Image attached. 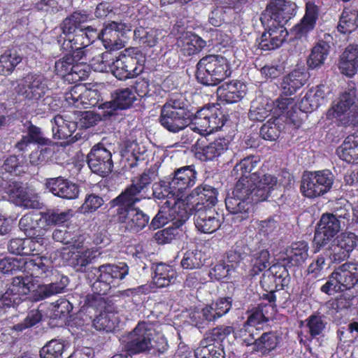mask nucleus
I'll return each instance as SVG.
<instances>
[{"label":"nucleus","mask_w":358,"mask_h":358,"mask_svg":"<svg viewBox=\"0 0 358 358\" xmlns=\"http://www.w3.org/2000/svg\"><path fill=\"white\" fill-rule=\"evenodd\" d=\"M277 182V178L271 174L260 176L259 173H252L250 178L241 177L231 195L225 199L226 208L234 215L232 220L241 222L247 219L252 203L266 200Z\"/></svg>","instance_id":"nucleus-1"},{"label":"nucleus","mask_w":358,"mask_h":358,"mask_svg":"<svg viewBox=\"0 0 358 358\" xmlns=\"http://www.w3.org/2000/svg\"><path fill=\"white\" fill-rule=\"evenodd\" d=\"M231 74V69L228 59L221 55H206L196 64V79L204 85H217Z\"/></svg>","instance_id":"nucleus-2"},{"label":"nucleus","mask_w":358,"mask_h":358,"mask_svg":"<svg viewBox=\"0 0 358 358\" xmlns=\"http://www.w3.org/2000/svg\"><path fill=\"white\" fill-rule=\"evenodd\" d=\"M191 115L182 96L170 99L162 108L159 118L161 125L169 132L176 134L191 123Z\"/></svg>","instance_id":"nucleus-3"},{"label":"nucleus","mask_w":358,"mask_h":358,"mask_svg":"<svg viewBox=\"0 0 358 358\" xmlns=\"http://www.w3.org/2000/svg\"><path fill=\"white\" fill-rule=\"evenodd\" d=\"M358 110V93L353 86L342 92L328 110L327 117L329 120L339 122L343 125L351 120L355 121Z\"/></svg>","instance_id":"nucleus-4"},{"label":"nucleus","mask_w":358,"mask_h":358,"mask_svg":"<svg viewBox=\"0 0 358 358\" xmlns=\"http://www.w3.org/2000/svg\"><path fill=\"white\" fill-rule=\"evenodd\" d=\"M94 269L99 275L92 284V289L94 293L99 296L109 294L129 273V267L124 262H120L117 264H106Z\"/></svg>","instance_id":"nucleus-5"},{"label":"nucleus","mask_w":358,"mask_h":358,"mask_svg":"<svg viewBox=\"0 0 358 358\" xmlns=\"http://www.w3.org/2000/svg\"><path fill=\"white\" fill-rule=\"evenodd\" d=\"M358 282V263L346 262L335 268L321 291L329 295L353 288Z\"/></svg>","instance_id":"nucleus-6"},{"label":"nucleus","mask_w":358,"mask_h":358,"mask_svg":"<svg viewBox=\"0 0 358 358\" xmlns=\"http://www.w3.org/2000/svg\"><path fill=\"white\" fill-rule=\"evenodd\" d=\"M334 176L329 169L305 172L303 175L301 192L310 199L321 196L332 188Z\"/></svg>","instance_id":"nucleus-7"},{"label":"nucleus","mask_w":358,"mask_h":358,"mask_svg":"<svg viewBox=\"0 0 358 358\" xmlns=\"http://www.w3.org/2000/svg\"><path fill=\"white\" fill-rule=\"evenodd\" d=\"M167 200L159 208L157 214L152 220L150 227L157 229L169 222H172L176 228L182 227L189 217V213L184 201L175 202Z\"/></svg>","instance_id":"nucleus-8"},{"label":"nucleus","mask_w":358,"mask_h":358,"mask_svg":"<svg viewBox=\"0 0 358 358\" xmlns=\"http://www.w3.org/2000/svg\"><path fill=\"white\" fill-rule=\"evenodd\" d=\"M296 5L287 0H271L262 13L261 21L267 26L284 25L296 13Z\"/></svg>","instance_id":"nucleus-9"},{"label":"nucleus","mask_w":358,"mask_h":358,"mask_svg":"<svg viewBox=\"0 0 358 358\" xmlns=\"http://www.w3.org/2000/svg\"><path fill=\"white\" fill-rule=\"evenodd\" d=\"M132 25L124 21L108 23L96 37L101 40L106 49L110 50H120L124 47L125 34L131 31Z\"/></svg>","instance_id":"nucleus-10"},{"label":"nucleus","mask_w":358,"mask_h":358,"mask_svg":"<svg viewBox=\"0 0 358 358\" xmlns=\"http://www.w3.org/2000/svg\"><path fill=\"white\" fill-rule=\"evenodd\" d=\"M32 285L28 275L13 278L6 291L0 297V315L5 313L6 308L18 305L22 297L30 293Z\"/></svg>","instance_id":"nucleus-11"},{"label":"nucleus","mask_w":358,"mask_h":358,"mask_svg":"<svg viewBox=\"0 0 358 358\" xmlns=\"http://www.w3.org/2000/svg\"><path fill=\"white\" fill-rule=\"evenodd\" d=\"M152 330L146 322H139L129 334L124 349L130 355L145 352L150 350Z\"/></svg>","instance_id":"nucleus-12"},{"label":"nucleus","mask_w":358,"mask_h":358,"mask_svg":"<svg viewBox=\"0 0 358 358\" xmlns=\"http://www.w3.org/2000/svg\"><path fill=\"white\" fill-rule=\"evenodd\" d=\"M224 124V116L217 108H203L195 114L191 129L200 134L211 133Z\"/></svg>","instance_id":"nucleus-13"},{"label":"nucleus","mask_w":358,"mask_h":358,"mask_svg":"<svg viewBox=\"0 0 358 358\" xmlns=\"http://www.w3.org/2000/svg\"><path fill=\"white\" fill-rule=\"evenodd\" d=\"M115 220L128 231L138 233L149 223L150 217L139 208H117Z\"/></svg>","instance_id":"nucleus-14"},{"label":"nucleus","mask_w":358,"mask_h":358,"mask_svg":"<svg viewBox=\"0 0 358 358\" xmlns=\"http://www.w3.org/2000/svg\"><path fill=\"white\" fill-rule=\"evenodd\" d=\"M16 92L29 100H39L48 90V80L43 75L28 74L16 88Z\"/></svg>","instance_id":"nucleus-15"},{"label":"nucleus","mask_w":358,"mask_h":358,"mask_svg":"<svg viewBox=\"0 0 358 358\" xmlns=\"http://www.w3.org/2000/svg\"><path fill=\"white\" fill-rule=\"evenodd\" d=\"M87 164L94 173L103 177L108 176L113 167L112 153L103 145H95L87 155Z\"/></svg>","instance_id":"nucleus-16"},{"label":"nucleus","mask_w":358,"mask_h":358,"mask_svg":"<svg viewBox=\"0 0 358 358\" xmlns=\"http://www.w3.org/2000/svg\"><path fill=\"white\" fill-rule=\"evenodd\" d=\"M110 71L119 80H127L138 76L143 71V66L138 65L135 58L119 54L113 55Z\"/></svg>","instance_id":"nucleus-17"},{"label":"nucleus","mask_w":358,"mask_h":358,"mask_svg":"<svg viewBox=\"0 0 358 358\" xmlns=\"http://www.w3.org/2000/svg\"><path fill=\"white\" fill-rule=\"evenodd\" d=\"M318 0H306L305 14L301 21L291 29L296 38L305 37L313 31L319 17L320 8Z\"/></svg>","instance_id":"nucleus-18"},{"label":"nucleus","mask_w":358,"mask_h":358,"mask_svg":"<svg viewBox=\"0 0 358 358\" xmlns=\"http://www.w3.org/2000/svg\"><path fill=\"white\" fill-rule=\"evenodd\" d=\"M341 220L332 214H324L322 216L317 228L315 230L313 241L320 249L323 247L340 231Z\"/></svg>","instance_id":"nucleus-19"},{"label":"nucleus","mask_w":358,"mask_h":358,"mask_svg":"<svg viewBox=\"0 0 358 358\" xmlns=\"http://www.w3.org/2000/svg\"><path fill=\"white\" fill-rule=\"evenodd\" d=\"M218 192L216 188L203 184L196 187L187 197V203L195 210L211 208L217 202Z\"/></svg>","instance_id":"nucleus-20"},{"label":"nucleus","mask_w":358,"mask_h":358,"mask_svg":"<svg viewBox=\"0 0 358 358\" xmlns=\"http://www.w3.org/2000/svg\"><path fill=\"white\" fill-rule=\"evenodd\" d=\"M65 101L69 105L78 108H89L98 103L97 92L87 89L83 85H75L64 94Z\"/></svg>","instance_id":"nucleus-21"},{"label":"nucleus","mask_w":358,"mask_h":358,"mask_svg":"<svg viewBox=\"0 0 358 358\" xmlns=\"http://www.w3.org/2000/svg\"><path fill=\"white\" fill-rule=\"evenodd\" d=\"M197 173L194 166H185L177 169L168 177L170 180L171 188L176 190L180 198L187 189L196 183Z\"/></svg>","instance_id":"nucleus-22"},{"label":"nucleus","mask_w":358,"mask_h":358,"mask_svg":"<svg viewBox=\"0 0 358 358\" xmlns=\"http://www.w3.org/2000/svg\"><path fill=\"white\" fill-rule=\"evenodd\" d=\"M45 187L55 196L64 199H75L80 192L78 185L62 176L47 178Z\"/></svg>","instance_id":"nucleus-23"},{"label":"nucleus","mask_w":358,"mask_h":358,"mask_svg":"<svg viewBox=\"0 0 358 358\" xmlns=\"http://www.w3.org/2000/svg\"><path fill=\"white\" fill-rule=\"evenodd\" d=\"M196 210L194 224L202 233L211 234L217 231L223 222V215L213 209H203L201 207Z\"/></svg>","instance_id":"nucleus-24"},{"label":"nucleus","mask_w":358,"mask_h":358,"mask_svg":"<svg viewBox=\"0 0 358 358\" xmlns=\"http://www.w3.org/2000/svg\"><path fill=\"white\" fill-rule=\"evenodd\" d=\"M206 139L198 140L196 143V157L202 161H211L217 159L229 149L228 139L217 138L208 144Z\"/></svg>","instance_id":"nucleus-25"},{"label":"nucleus","mask_w":358,"mask_h":358,"mask_svg":"<svg viewBox=\"0 0 358 358\" xmlns=\"http://www.w3.org/2000/svg\"><path fill=\"white\" fill-rule=\"evenodd\" d=\"M24 271L31 278L45 280L52 275V262L44 256L30 258L24 263Z\"/></svg>","instance_id":"nucleus-26"},{"label":"nucleus","mask_w":358,"mask_h":358,"mask_svg":"<svg viewBox=\"0 0 358 358\" xmlns=\"http://www.w3.org/2000/svg\"><path fill=\"white\" fill-rule=\"evenodd\" d=\"M260 38L259 48L263 50H272L278 48L285 41L288 32L281 26H267Z\"/></svg>","instance_id":"nucleus-27"},{"label":"nucleus","mask_w":358,"mask_h":358,"mask_svg":"<svg viewBox=\"0 0 358 358\" xmlns=\"http://www.w3.org/2000/svg\"><path fill=\"white\" fill-rule=\"evenodd\" d=\"M246 85L240 81L233 80L225 83L217 90L219 99L227 103H234L241 101L245 95Z\"/></svg>","instance_id":"nucleus-28"},{"label":"nucleus","mask_w":358,"mask_h":358,"mask_svg":"<svg viewBox=\"0 0 358 358\" xmlns=\"http://www.w3.org/2000/svg\"><path fill=\"white\" fill-rule=\"evenodd\" d=\"M333 37L329 34H324L321 39L312 48L308 58L307 64L309 68L316 69L324 64L329 52Z\"/></svg>","instance_id":"nucleus-29"},{"label":"nucleus","mask_w":358,"mask_h":358,"mask_svg":"<svg viewBox=\"0 0 358 358\" xmlns=\"http://www.w3.org/2000/svg\"><path fill=\"white\" fill-rule=\"evenodd\" d=\"M86 31L80 30L74 35H66L67 38H64L61 45L62 49L65 51H71V50L78 48H85L96 38V30L91 26L85 28Z\"/></svg>","instance_id":"nucleus-30"},{"label":"nucleus","mask_w":358,"mask_h":358,"mask_svg":"<svg viewBox=\"0 0 358 358\" xmlns=\"http://www.w3.org/2000/svg\"><path fill=\"white\" fill-rule=\"evenodd\" d=\"M69 283L66 276H62L59 281L40 285L31 294V300L36 302L66 292Z\"/></svg>","instance_id":"nucleus-31"},{"label":"nucleus","mask_w":358,"mask_h":358,"mask_svg":"<svg viewBox=\"0 0 358 358\" xmlns=\"http://www.w3.org/2000/svg\"><path fill=\"white\" fill-rule=\"evenodd\" d=\"M176 46L182 55L191 56L204 48L206 41L192 32H185L177 39Z\"/></svg>","instance_id":"nucleus-32"},{"label":"nucleus","mask_w":358,"mask_h":358,"mask_svg":"<svg viewBox=\"0 0 358 358\" xmlns=\"http://www.w3.org/2000/svg\"><path fill=\"white\" fill-rule=\"evenodd\" d=\"M152 282L159 288L173 284L177 279V272L173 266L165 263H157L152 266Z\"/></svg>","instance_id":"nucleus-33"},{"label":"nucleus","mask_w":358,"mask_h":358,"mask_svg":"<svg viewBox=\"0 0 358 358\" xmlns=\"http://www.w3.org/2000/svg\"><path fill=\"white\" fill-rule=\"evenodd\" d=\"M288 272L284 265L274 264L269 266L262 275L263 286L274 283L277 289H282L288 282Z\"/></svg>","instance_id":"nucleus-34"},{"label":"nucleus","mask_w":358,"mask_h":358,"mask_svg":"<svg viewBox=\"0 0 358 358\" xmlns=\"http://www.w3.org/2000/svg\"><path fill=\"white\" fill-rule=\"evenodd\" d=\"M326 87L323 85L309 90L300 102V108L304 112H309L317 109L325 102Z\"/></svg>","instance_id":"nucleus-35"},{"label":"nucleus","mask_w":358,"mask_h":358,"mask_svg":"<svg viewBox=\"0 0 358 358\" xmlns=\"http://www.w3.org/2000/svg\"><path fill=\"white\" fill-rule=\"evenodd\" d=\"M141 193L137 186L131 183L119 196L110 201V206L124 208H135V204L141 201Z\"/></svg>","instance_id":"nucleus-36"},{"label":"nucleus","mask_w":358,"mask_h":358,"mask_svg":"<svg viewBox=\"0 0 358 358\" xmlns=\"http://www.w3.org/2000/svg\"><path fill=\"white\" fill-rule=\"evenodd\" d=\"M306 81V73L300 70H294L283 78L281 83L282 93L286 96H291L302 87Z\"/></svg>","instance_id":"nucleus-37"},{"label":"nucleus","mask_w":358,"mask_h":358,"mask_svg":"<svg viewBox=\"0 0 358 358\" xmlns=\"http://www.w3.org/2000/svg\"><path fill=\"white\" fill-rule=\"evenodd\" d=\"M336 153L343 161L358 164V134L348 136L337 148Z\"/></svg>","instance_id":"nucleus-38"},{"label":"nucleus","mask_w":358,"mask_h":358,"mask_svg":"<svg viewBox=\"0 0 358 358\" xmlns=\"http://www.w3.org/2000/svg\"><path fill=\"white\" fill-rule=\"evenodd\" d=\"M280 343V337L275 331H267L259 334L255 341L253 352L261 354L262 356L268 355L274 350Z\"/></svg>","instance_id":"nucleus-39"},{"label":"nucleus","mask_w":358,"mask_h":358,"mask_svg":"<svg viewBox=\"0 0 358 358\" xmlns=\"http://www.w3.org/2000/svg\"><path fill=\"white\" fill-rule=\"evenodd\" d=\"M52 131L55 138L68 139L76 130L78 123L69 121L62 115H56L52 120Z\"/></svg>","instance_id":"nucleus-40"},{"label":"nucleus","mask_w":358,"mask_h":358,"mask_svg":"<svg viewBox=\"0 0 358 358\" xmlns=\"http://www.w3.org/2000/svg\"><path fill=\"white\" fill-rule=\"evenodd\" d=\"M273 102L266 98H258L252 102L249 117L254 121H264L271 115Z\"/></svg>","instance_id":"nucleus-41"},{"label":"nucleus","mask_w":358,"mask_h":358,"mask_svg":"<svg viewBox=\"0 0 358 358\" xmlns=\"http://www.w3.org/2000/svg\"><path fill=\"white\" fill-rule=\"evenodd\" d=\"M72 210L59 211V210H49L40 214V222H43L41 229H45L48 227L64 224L72 217Z\"/></svg>","instance_id":"nucleus-42"},{"label":"nucleus","mask_w":358,"mask_h":358,"mask_svg":"<svg viewBox=\"0 0 358 358\" xmlns=\"http://www.w3.org/2000/svg\"><path fill=\"white\" fill-rule=\"evenodd\" d=\"M88 19L89 17L86 13L74 12L64 20L61 25L63 34L69 35L76 30H78V31L80 30L86 31L85 28L87 27L84 26L83 24L87 22Z\"/></svg>","instance_id":"nucleus-43"},{"label":"nucleus","mask_w":358,"mask_h":358,"mask_svg":"<svg viewBox=\"0 0 358 358\" xmlns=\"http://www.w3.org/2000/svg\"><path fill=\"white\" fill-rule=\"evenodd\" d=\"M152 196L154 199L157 200H163L165 199H173L172 206L175 204V202L182 201L180 196L173 189L171 188L170 180L167 178L164 180H162L158 182H155L152 187Z\"/></svg>","instance_id":"nucleus-44"},{"label":"nucleus","mask_w":358,"mask_h":358,"mask_svg":"<svg viewBox=\"0 0 358 358\" xmlns=\"http://www.w3.org/2000/svg\"><path fill=\"white\" fill-rule=\"evenodd\" d=\"M270 253L266 249L254 252L251 255L250 275L255 276L264 271L270 265Z\"/></svg>","instance_id":"nucleus-45"},{"label":"nucleus","mask_w":358,"mask_h":358,"mask_svg":"<svg viewBox=\"0 0 358 358\" xmlns=\"http://www.w3.org/2000/svg\"><path fill=\"white\" fill-rule=\"evenodd\" d=\"M308 245L305 241H299L292 245L287 250V259L292 266L302 264L307 259Z\"/></svg>","instance_id":"nucleus-46"},{"label":"nucleus","mask_w":358,"mask_h":358,"mask_svg":"<svg viewBox=\"0 0 358 358\" xmlns=\"http://www.w3.org/2000/svg\"><path fill=\"white\" fill-rule=\"evenodd\" d=\"M97 257L96 250L87 249L85 251H78L72 255L70 264L76 268L78 271L83 272L87 265Z\"/></svg>","instance_id":"nucleus-47"},{"label":"nucleus","mask_w":358,"mask_h":358,"mask_svg":"<svg viewBox=\"0 0 358 358\" xmlns=\"http://www.w3.org/2000/svg\"><path fill=\"white\" fill-rule=\"evenodd\" d=\"M195 358H224V352L221 345L201 341L194 352Z\"/></svg>","instance_id":"nucleus-48"},{"label":"nucleus","mask_w":358,"mask_h":358,"mask_svg":"<svg viewBox=\"0 0 358 358\" xmlns=\"http://www.w3.org/2000/svg\"><path fill=\"white\" fill-rule=\"evenodd\" d=\"M39 220L40 215L27 213L20 220L19 228L27 236L32 237L36 235V229H41V226H43V222H41Z\"/></svg>","instance_id":"nucleus-49"},{"label":"nucleus","mask_w":358,"mask_h":358,"mask_svg":"<svg viewBox=\"0 0 358 358\" xmlns=\"http://www.w3.org/2000/svg\"><path fill=\"white\" fill-rule=\"evenodd\" d=\"M22 61L16 51L8 50L0 56V74H10Z\"/></svg>","instance_id":"nucleus-50"},{"label":"nucleus","mask_w":358,"mask_h":358,"mask_svg":"<svg viewBox=\"0 0 358 358\" xmlns=\"http://www.w3.org/2000/svg\"><path fill=\"white\" fill-rule=\"evenodd\" d=\"M239 272L236 271L234 265H229L225 262L217 264L210 271V277L211 279L220 280L224 278L231 279L237 277Z\"/></svg>","instance_id":"nucleus-51"},{"label":"nucleus","mask_w":358,"mask_h":358,"mask_svg":"<svg viewBox=\"0 0 358 358\" xmlns=\"http://www.w3.org/2000/svg\"><path fill=\"white\" fill-rule=\"evenodd\" d=\"M250 248L243 242H237L235 245L227 253V264L234 265L238 268V265L249 255Z\"/></svg>","instance_id":"nucleus-52"},{"label":"nucleus","mask_w":358,"mask_h":358,"mask_svg":"<svg viewBox=\"0 0 358 358\" xmlns=\"http://www.w3.org/2000/svg\"><path fill=\"white\" fill-rule=\"evenodd\" d=\"M204 262L203 253L199 250H192L185 252L180 264L185 269H195L201 267Z\"/></svg>","instance_id":"nucleus-53"},{"label":"nucleus","mask_w":358,"mask_h":358,"mask_svg":"<svg viewBox=\"0 0 358 358\" xmlns=\"http://www.w3.org/2000/svg\"><path fill=\"white\" fill-rule=\"evenodd\" d=\"M259 162V159L255 156H248L241 159V162L234 166L233 175L236 177H248L251 172L256 168Z\"/></svg>","instance_id":"nucleus-54"},{"label":"nucleus","mask_w":358,"mask_h":358,"mask_svg":"<svg viewBox=\"0 0 358 358\" xmlns=\"http://www.w3.org/2000/svg\"><path fill=\"white\" fill-rule=\"evenodd\" d=\"M13 199H14L17 204L27 208H38L41 205L37 194H29L21 186L15 191Z\"/></svg>","instance_id":"nucleus-55"},{"label":"nucleus","mask_w":358,"mask_h":358,"mask_svg":"<svg viewBox=\"0 0 358 358\" xmlns=\"http://www.w3.org/2000/svg\"><path fill=\"white\" fill-rule=\"evenodd\" d=\"M64 342L53 339L49 341L40 350L41 358H59L62 356L66 348Z\"/></svg>","instance_id":"nucleus-56"},{"label":"nucleus","mask_w":358,"mask_h":358,"mask_svg":"<svg viewBox=\"0 0 358 358\" xmlns=\"http://www.w3.org/2000/svg\"><path fill=\"white\" fill-rule=\"evenodd\" d=\"M113 97L120 109H127L129 108L136 100V95H135L134 90L130 88L116 90Z\"/></svg>","instance_id":"nucleus-57"},{"label":"nucleus","mask_w":358,"mask_h":358,"mask_svg":"<svg viewBox=\"0 0 358 358\" xmlns=\"http://www.w3.org/2000/svg\"><path fill=\"white\" fill-rule=\"evenodd\" d=\"M113 57V54L110 51H106L94 57L90 61V66L95 71H110Z\"/></svg>","instance_id":"nucleus-58"},{"label":"nucleus","mask_w":358,"mask_h":358,"mask_svg":"<svg viewBox=\"0 0 358 358\" xmlns=\"http://www.w3.org/2000/svg\"><path fill=\"white\" fill-rule=\"evenodd\" d=\"M234 332V328L231 326H220L213 328L206 334L205 338L202 341H206L208 343H215L216 345H220L219 343Z\"/></svg>","instance_id":"nucleus-59"},{"label":"nucleus","mask_w":358,"mask_h":358,"mask_svg":"<svg viewBox=\"0 0 358 358\" xmlns=\"http://www.w3.org/2000/svg\"><path fill=\"white\" fill-rule=\"evenodd\" d=\"M358 27V15L343 12L340 18L337 29L342 34L351 33Z\"/></svg>","instance_id":"nucleus-60"},{"label":"nucleus","mask_w":358,"mask_h":358,"mask_svg":"<svg viewBox=\"0 0 358 358\" xmlns=\"http://www.w3.org/2000/svg\"><path fill=\"white\" fill-rule=\"evenodd\" d=\"M70 74L67 76L66 81L76 83L88 78L90 70V66L85 62L73 63L71 69Z\"/></svg>","instance_id":"nucleus-61"},{"label":"nucleus","mask_w":358,"mask_h":358,"mask_svg":"<svg viewBox=\"0 0 358 358\" xmlns=\"http://www.w3.org/2000/svg\"><path fill=\"white\" fill-rule=\"evenodd\" d=\"M271 307L267 305H259L258 307L252 309L248 317L246 322L243 326L255 327L256 325L267 322L268 317L266 315L265 308Z\"/></svg>","instance_id":"nucleus-62"},{"label":"nucleus","mask_w":358,"mask_h":358,"mask_svg":"<svg viewBox=\"0 0 358 358\" xmlns=\"http://www.w3.org/2000/svg\"><path fill=\"white\" fill-rule=\"evenodd\" d=\"M306 327L312 338L320 335L325 329L327 322L324 317L319 315H311L306 320Z\"/></svg>","instance_id":"nucleus-63"},{"label":"nucleus","mask_w":358,"mask_h":358,"mask_svg":"<svg viewBox=\"0 0 358 358\" xmlns=\"http://www.w3.org/2000/svg\"><path fill=\"white\" fill-rule=\"evenodd\" d=\"M334 240L350 254L358 244V236L352 232L341 233Z\"/></svg>","instance_id":"nucleus-64"}]
</instances>
